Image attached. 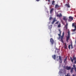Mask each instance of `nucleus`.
<instances>
[{"label":"nucleus","mask_w":76,"mask_h":76,"mask_svg":"<svg viewBox=\"0 0 76 76\" xmlns=\"http://www.w3.org/2000/svg\"><path fill=\"white\" fill-rule=\"evenodd\" d=\"M60 32V34H58V35L59 37V39H61V40L62 42L63 43V39L64 38V32H63L62 33V36H61V31L60 30V29L58 30Z\"/></svg>","instance_id":"nucleus-1"},{"label":"nucleus","mask_w":76,"mask_h":76,"mask_svg":"<svg viewBox=\"0 0 76 76\" xmlns=\"http://www.w3.org/2000/svg\"><path fill=\"white\" fill-rule=\"evenodd\" d=\"M68 36L66 37V41L68 42V41L70 38V31H69L68 32Z\"/></svg>","instance_id":"nucleus-2"},{"label":"nucleus","mask_w":76,"mask_h":76,"mask_svg":"<svg viewBox=\"0 0 76 76\" xmlns=\"http://www.w3.org/2000/svg\"><path fill=\"white\" fill-rule=\"evenodd\" d=\"M72 20H73V17L71 16L69 17L68 20L69 22H72Z\"/></svg>","instance_id":"nucleus-3"},{"label":"nucleus","mask_w":76,"mask_h":76,"mask_svg":"<svg viewBox=\"0 0 76 76\" xmlns=\"http://www.w3.org/2000/svg\"><path fill=\"white\" fill-rule=\"evenodd\" d=\"M50 42L51 44L52 45L54 44V41L53 38H51L50 39Z\"/></svg>","instance_id":"nucleus-4"},{"label":"nucleus","mask_w":76,"mask_h":76,"mask_svg":"<svg viewBox=\"0 0 76 76\" xmlns=\"http://www.w3.org/2000/svg\"><path fill=\"white\" fill-rule=\"evenodd\" d=\"M66 70H70L71 69V66H66Z\"/></svg>","instance_id":"nucleus-5"},{"label":"nucleus","mask_w":76,"mask_h":76,"mask_svg":"<svg viewBox=\"0 0 76 76\" xmlns=\"http://www.w3.org/2000/svg\"><path fill=\"white\" fill-rule=\"evenodd\" d=\"M67 19H68V18H66V17H64L63 18V20L65 21L66 22H67Z\"/></svg>","instance_id":"nucleus-6"},{"label":"nucleus","mask_w":76,"mask_h":76,"mask_svg":"<svg viewBox=\"0 0 76 76\" xmlns=\"http://www.w3.org/2000/svg\"><path fill=\"white\" fill-rule=\"evenodd\" d=\"M57 17H59L60 18V17H61L62 16V15H61V13H59V15L57 14Z\"/></svg>","instance_id":"nucleus-7"},{"label":"nucleus","mask_w":76,"mask_h":76,"mask_svg":"<svg viewBox=\"0 0 76 76\" xmlns=\"http://www.w3.org/2000/svg\"><path fill=\"white\" fill-rule=\"evenodd\" d=\"M60 6L58 5V4H56L55 5V9H58V7H59Z\"/></svg>","instance_id":"nucleus-8"},{"label":"nucleus","mask_w":76,"mask_h":76,"mask_svg":"<svg viewBox=\"0 0 76 76\" xmlns=\"http://www.w3.org/2000/svg\"><path fill=\"white\" fill-rule=\"evenodd\" d=\"M52 57V58L54 59V60H56V55H53Z\"/></svg>","instance_id":"nucleus-9"},{"label":"nucleus","mask_w":76,"mask_h":76,"mask_svg":"<svg viewBox=\"0 0 76 76\" xmlns=\"http://www.w3.org/2000/svg\"><path fill=\"white\" fill-rule=\"evenodd\" d=\"M59 59L60 61H61V63H62V59H61V56H59Z\"/></svg>","instance_id":"nucleus-10"},{"label":"nucleus","mask_w":76,"mask_h":76,"mask_svg":"<svg viewBox=\"0 0 76 76\" xmlns=\"http://www.w3.org/2000/svg\"><path fill=\"white\" fill-rule=\"evenodd\" d=\"M75 25H76V24L75 23H73L72 24V26L73 27L74 26V28H75V27H76V26Z\"/></svg>","instance_id":"nucleus-11"},{"label":"nucleus","mask_w":76,"mask_h":76,"mask_svg":"<svg viewBox=\"0 0 76 76\" xmlns=\"http://www.w3.org/2000/svg\"><path fill=\"white\" fill-rule=\"evenodd\" d=\"M73 69H74V68L73 67H72L71 69V70H70V71L71 73H73Z\"/></svg>","instance_id":"nucleus-12"},{"label":"nucleus","mask_w":76,"mask_h":76,"mask_svg":"<svg viewBox=\"0 0 76 76\" xmlns=\"http://www.w3.org/2000/svg\"><path fill=\"white\" fill-rule=\"evenodd\" d=\"M65 6H66V7H70L69 5V4H66L65 5Z\"/></svg>","instance_id":"nucleus-13"},{"label":"nucleus","mask_w":76,"mask_h":76,"mask_svg":"<svg viewBox=\"0 0 76 76\" xmlns=\"http://www.w3.org/2000/svg\"><path fill=\"white\" fill-rule=\"evenodd\" d=\"M53 11H54V8H52V9L50 10V13H52V12H53Z\"/></svg>","instance_id":"nucleus-14"},{"label":"nucleus","mask_w":76,"mask_h":76,"mask_svg":"<svg viewBox=\"0 0 76 76\" xmlns=\"http://www.w3.org/2000/svg\"><path fill=\"white\" fill-rule=\"evenodd\" d=\"M64 48H65V49H67V45H66V43H64Z\"/></svg>","instance_id":"nucleus-15"},{"label":"nucleus","mask_w":76,"mask_h":76,"mask_svg":"<svg viewBox=\"0 0 76 76\" xmlns=\"http://www.w3.org/2000/svg\"><path fill=\"white\" fill-rule=\"evenodd\" d=\"M67 58L66 57V58L64 59V63H66L67 61Z\"/></svg>","instance_id":"nucleus-16"},{"label":"nucleus","mask_w":76,"mask_h":76,"mask_svg":"<svg viewBox=\"0 0 76 76\" xmlns=\"http://www.w3.org/2000/svg\"><path fill=\"white\" fill-rule=\"evenodd\" d=\"M56 19H54L53 20V21L52 22V24H54V22H56Z\"/></svg>","instance_id":"nucleus-17"},{"label":"nucleus","mask_w":76,"mask_h":76,"mask_svg":"<svg viewBox=\"0 0 76 76\" xmlns=\"http://www.w3.org/2000/svg\"><path fill=\"white\" fill-rule=\"evenodd\" d=\"M75 29L72 30V31L73 32H75V31L76 30V27H75Z\"/></svg>","instance_id":"nucleus-18"},{"label":"nucleus","mask_w":76,"mask_h":76,"mask_svg":"<svg viewBox=\"0 0 76 76\" xmlns=\"http://www.w3.org/2000/svg\"><path fill=\"white\" fill-rule=\"evenodd\" d=\"M54 3H55V1H52V5H54Z\"/></svg>","instance_id":"nucleus-19"},{"label":"nucleus","mask_w":76,"mask_h":76,"mask_svg":"<svg viewBox=\"0 0 76 76\" xmlns=\"http://www.w3.org/2000/svg\"><path fill=\"white\" fill-rule=\"evenodd\" d=\"M58 28H60V27H61V24H60V23L58 25Z\"/></svg>","instance_id":"nucleus-20"},{"label":"nucleus","mask_w":76,"mask_h":76,"mask_svg":"<svg viewBox=\"0 0 76 76\" xmlns=\"http://www.w3.org/2000/svg\"><path fill=\"white\" fill-rule=\"evenodd\" d=\"M71 48H72H72H73V46L72 45V43L71 44Z\"/></svg>","instance_id":"nucleus-21"},{"label":"nucleus","mask_w":76,"mask_h":76,"mask_svg":"<svg viewBox=\"0 0 76 76\" xmlns=\"http://www.w3.org/2000/svg\"><path fill=\"white\" fill-rule=\"evenodd\" d=\"M68 48H69V49H70V45H69V46H68Z\"/></svg>","instance_id":"nucleus-22"},{"label":"nucleus","mask_w":76,"mask_h":76,"mask_svg":"<svg viewBox=\"0 0 76 76\" xmlns=\"http://www.w3.org/2000/svg\"><path fill=\"white\" fill-rule=\"evenodd\" d=\"M73 67H74V68L76 67V65H75V64H73Z\"/></svg>","instance_id":"nucleus-23"},{"label":"nucleus","mask_w":76,"mask_h":76,"mask_svg":"<svg viewBox=\"0 0 76 76\" xmlns=\"http://www.w3.org/2000/svg\"><path fill=\"white\" fill-rule=\"evenodd\" d=\"M52 19V17H50L49 18V20H51Z\"/></svg>","instance_id":"nucleus-24"},{"label":"nucleus","mask_w":76,"mask_h":76,"mask_svg":"<svg viewBox=\"0 0 76 76\" xmlns=\"http://www.w3.org/2000/svg\"><path fill=\"white\" fill-rule=\"evenodd\" d=\"M58 22H58V21H57V22L55 23V24H58Z\"/></svg>","instance_id":"nucleus-25"},{"label":"nucleus","mask_w":76,"mask_h":76,"mask_svg":"<svg viewBox=\"0 0 76 76\" xmlns=\"http://www.w3.org/2000/svg\"><path fill=\"white\" fill-rule=\"evenodd\" d=\"M75 68V69H74L75 70V72H76V67H75V68Z\"/></svg>","instance_id":"nucleus-26"},{"label":"nucleus","mask_w":76,"mask_h":76,"mask_svg":"<svg viewBox=\"0 0 76 76\" xmlns=\"http://www.w3.org/2000/svg\"><path fill=\"white\" fill-rule=\"evenodd\" d=\"M40 0H36V1H39Z\"/></svg>","instance_id":"nucleus-27"},{"label":"nucleus","mask_w":76,"mask_h":76,"mask_svg":"<svg viewBox=\"0 0 76 76\" xmlns=\"http://www.w3.org/2000/svg\"><path fill=\"white\" fill-rule=\"evenodd\" d=\"M67 25H68V24H67V23H66V26H67Z\"/></svg>","instance_id":"nucleus-28"},{"label":"nucleus","mask_w":76,"mask_h":76,"mask_svg":"<svg viewBox=\"0 0 76 76\" xmlns=\"http://www.w3.org/2000/svg\"><path fill=\"white\" fill-rule=\"evenodd\" d=\"M65 27H66V29L67 28V26H65Z\"/></svg>","instance_id":"nucleus-29"},{"label":"nucleus","mask_w":76,"mask_h":76,"mask_svg":"<svg viewBox=\"0 0 76 76\" xmlns=\"http://www.w3.org/2000/svg\"><path fill=\"white\" fill-rule=\"evenodd\" d=\"M48 1H49V2L50 1V0H48Z\"/></svg>","instance_id":"nucleus-30"},{"label":"nucleus","mask_w":76,"mask_h":76,"mask_svg":"<svg viewBox=\"0 0 76 76\" xmlns=\"http://www.w3.org/2000/svg\"><path fill=\"white\" fill-rule=\"evenodd\" d=\"M73 76H75V75L74 74L73 75Z\"/></svg>","instance_id":"nucleus-31"},{"label":"nucleus","mask_w":76,"mask_h":76,"mask_svg":"<svg viewBox=\"0 0 76 76\" xmlns=\"http://www.w3.org/2000/svg\"><path fill=\"white\" fill-rule=\"evenodd\" d=\"M75 76H76V73H75Z\"/></svg>","instance_id":"nucleus-32"},{"label":"nucleus","mask_w":76,"mask_h":76,"mask_svg":"<svg viewBox=\"0 0 76 76\" xmlns=\"http://www.w3.org/2000/svg\"><path fill=\"white\" fill-rule=\"evenodd\" d=\"M75 42H76V41H75Z\"/></svg>","instance_id":"nucleus-33"}]
</instances>
